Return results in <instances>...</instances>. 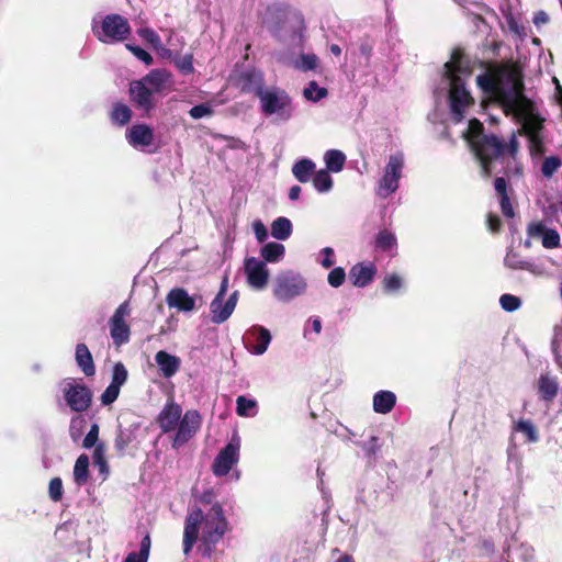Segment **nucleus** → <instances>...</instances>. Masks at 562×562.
I'll return each mask as SVG.
<instances>
[{
    "label": "nucleus",
    "mask_w": 562,
    "mask_h": 562,
    "mask_svg": "<svg viewBox=\"0 0 562 562\" xmlns=\"http://www.w3.org/2000/svg\"><path fill=\"white\" fill-rule=\"evenodd\" d=\"M524 88L521 68L517 63L494 64V103H499L507 115L512 114L521 123L519 133L528 136L532 149L540 150L542 119L536 102L525 95Z\"/></svg>",
    "instance_id": "f257e3e1"
},
{
    "label": "nucleus",
    "mask_w": 562,
    "mask_h": 562,
    "mask_svg": "<svg viewBox=\"0 0 562 562\" xmlns=\"http://www.w3.org/2000/svg\"><path fill=\"white\" fill-rule=\"evenodd\" d=\"M203 525L201 549L204 557L211 558L216 543L227 531L228 522L220 503L212 505L204 515L200 507H193L186 517L183 530V553L188 555L199 538L200 527Z\"/></svg>",
    "instance_id": "f03ea898"
},
{
    "label": "nucleus",
    "mask_w": 562,
    "mask_h": 562,
    "mask_svg": "<svg viewBox=\"0 0 562 562\" xmlns=\"http://www.w3.org/2000/svg\"><path fill=\"white\" fill-rule=\"evenodd\" d=\"M494 161L499 160L504 165V176L494 180V190L498 195L502 213L506 217L515 216L514 187L518 186L522 178V167L517 159L519 143L515 133L506 142L494 136Z\"/></svg>",
    "instance_id": "7ed1b4c3"
},
{
    "label": "nucleus",
    "mask_w": 562,
    "mask_h": 562,
    "mask_svg": "<svg viewBox=\"0 0 562 562\" xmlns=\"http://www.w3.org/2000/svg\"><path fill=\"white\" fill-rule=\"evenodd\" d=\"M445 77L449 80L448 104L450 117L454 124L465 119V111L474 105V99L465 88L464 77L472 75V68L464 52L460 47L453 48L450 60L445 64Z\"/></svg>",
    "instance_id": "20e7f679"
},
{
    "label": "nucleus",
    "mask_w": 562,
    "mask_h": 562,
    "mask_svg": "<svg viewBox=\"0 0 562 562\" xmlns=\"http://www.w3.org/2000/svg\"><path fill=\"white\" fill-rule=\"evenodd\" d=\"M462 137L479 161L482 175L488 177L492 165V134H486L483 123L473 117L469 121L468 128L462 133Z\"/></svg>",
    "instance_id": "39448f33"
},
{
    "label": "nucleus",
    "mask_w": 562,
    "mask_h": 562,
    "mask_svg": "<svg viewBox=\"0 0 562 562\" xmlns=\"http://www.w3.org/2000/svg\"><path fill=\"white\" fill-rule=\"evenodd\" d=\"M92 33L103 44H115L128 40L132 27L125 16L110 13L103 16L99 23H93Z\"/></svg>",
    "instance_id": "423d86ee"
},
{
    "label": "nucleus",
    "mask_w": 562,
    "mask_h": 562,
    "mask_svg": "<svg viewBox=\"0 0 562 562\" xmlns=\"http://www.w3.org/2000/svg\"><path fill=\"white\" fill-rule=\"evenodd\" d=\"M260 110L266 116L276 115L286 122L293 116L294 106L289 93L279 87L266 89L258 98Z\"/></svg>",
    "instance_id": "0eeeda50"
},
{
    "label": "nucleus",
    "mask_w": 562,
    "mask_h": 562,
    "mask_svg": "<svg viewBox=\"0 0 562 562\" xmlns=\"http://www.w3.org/2000/svg\"><path fill=\"white\" fill-rule=\"evenodd\" d=\"M306 286V282L302 276L293 271H286L276 278L273 295L279 301L289 302L303 294Z\"/></svg>",
    "instance_id": "6e6552de"
},
{
    "label": "nucleus",
    "mask_w": 562,
    "mask_h": 562,
    "mask_svg": "<svg viewBox=\"0 0 562 562\" xmlns=\"http://www.w3.org/2000/svg\"><path fill=\"white\" fill-rule=\"evenodd\" d=\"M131 307L127 301L120 304L109 321L110 335L117 347L127 344L131 337V328L125 318L130 316Z\"/></svg>",
    "instance_id": "1a4fd4ad"
},
{
    "label": "nucleus",
    "mask_w": 562,
    "mask_h": 562,
    "mask_svg": "<svg viewBox=\"0 0 562 562\" xmlns=\"http://www.w3.org/2000/svg\"><path fill=\"white\" fill-rule=\"evenodd\" d=\"M63 393L68 407L75 413L87 412L92 404V391L83 383H68Z\"/></svg>",
    "instance_id": "9d476101"
},
{
    "label": "nucleus",
    "mask_w": 562,
    "mask_h": 562,
    "mask_svg": "<svg viewBox=\"0 0 562 562\" xmlns=\"http://www.w3.org/2000/svg\"><path fill=\"white\" fill-rule=\"evenodd\" d=\"M201 426V415L198 411H187L177 426V432L172 440V447L179 448L187 443L199 430Z\"/></svg>",
    "instance_id": "9b49d317"
},
{
    "label": "nucleus",
    "mask_w": 562,
    "mask_h": 562,
    "mask_svg": "<svg viewBox=\"0 0 562 562\" xmlns=\"http://www.w3.org/2000/svg\"><path fill=\"white\" fill-rule=\"evenodd\" d=\"M403 167L404 156L402 153H396L390 156L384 169V175L380 181V190L384 191V195L397 190Z\"/></svg>",
    "instance_id": "f8f14e48"
},
{
    "label": "nucleus",
    "mask_w": 562,
    "mask_h": 562,
    "mask_svg": "<svg viewBox=\"0 0 562 562\" xmlns=\"http://www.w3.org/2000/svg\"><path fill=\"white\" fill-rule=\"evenodd\" d=\"M244 270L247 276L248 284L257 290H262L267 286L269 281V270L262 260L255 257L245 259Z\"/></svg>",
    "instance_id": "ddd939ff"
},
{
    "label": "nucleus",
    "mask_w": 562,
    "mask_h": 562,
    "mask_svg": "<svg viewBox=\"0 0 562 562\" xmlns=\"http://www.w3.org/2000/svg\"><path fill=\"white\" fill-rule=\"evenodd\" d=\"M239 443H227L216 456L213 462V473L216 476H224L229 473L238 461Z\"/></svg>",
    "instance_id": "4468645a"
},
{
    "label": "nucleus",
    "mask_w": 562,
    "mask_h": 562,
    "mask_svg": "<svg viewBox=\"0 0 562 562\" xmlns=\"http://www.w3.org/2000/svg\"><path fill=\"white\" fill-rule=\"evenodd\" d=\"M223 301L224 299L214 297L210 304L211 321L213 324H222L231 317L238 301V292L234 291L225 303H223Z\"/></svg>",
    "instance_id": "2eb2a0df"
},
{
    "label": "nucleus",
    "mask_w": 562,
    "mask_h": 562,
    "mask_svg": "<svg viewBox=\"0 0 562 562\" xmlns=\"http://www.w3.org/2000/svg\"><path fill=\"white\" fill-rule=\"evenodd\" d=\"M237 86L243 93H252L259 98L265 88V78L261 71L250 69L239 74L237 78Z\"/></svg>",
    "instance_id": "dca6fc26"
},
{
    "label": "nucleus",
    "mask_w": 562,
    "mask_h": 562,
    "mask_svg": "<svg viewBox=\"0 0 562 562\" xmlns=\"http://www.w3.org/2000/svg\"><path fill=\"white\" fill-rule=\"evenodd\" d=\"M181 415V406L175 403L173 400H170L165 404L164 408L158 414L156 422L161 428L162 432L168 434L176 430Z\"/></svg>",
    "instance_id": "f3484780"
},
{
    "label": "nucleus",
    "mask_w": 562,
    "mask_h": 562,
    "mask_svg": "<svg viewBox=\"0 0 562 562\" xmlns=\"http://www.w3.org/2000/svg\"><path fill=\"white\" fill-rule=\"evenodd\" d=\"M153 89L144 83L142 80H133L130 83V97L136 108L149 112L154 109Z\"/></svg>",
    "instance_id": "a211bd4d"
},
{
    "label": "nucleus",
    "mask_w": 562,
    "mask_h": 562,
    "mask_svg": "<svg viewBox=\"0 0 562 562\" xmlns=\"http://www.w3.org/2000/svg\"><path fill=\"white\" fill-rule=\"evenodd\" d=\"M126 139L134 148L148 147L154 142V131L145 123L134 124L130 130H127Z\"/></svg>",
    "instance_id": "6ab92c4d"
},
{
    "label": "nucleus",
    "mask_w": 562,
    "mask_h": 562,
    "mask_svg": "<svg viewBox=\"0 0 562 562\" xmlns=\"http://www.w3.org/2000/svg\"><path fill=\"white\" fill-rule=\"evenodd\" d=\"M376 273V267L370 262L368 265L357 263L349 270V279L355 286L364 288L370 284Z\"/></svg>",
    "instance_id": "aec40b11"
},
{
    "label": "nucleus",
    "mask_w": 562,
    "mask_h": 562,
    "mask_svg": "<svg viewBox=\"0 0 562 562\" xmlns=\"http://www.w3.org/2000/svg\"><path fill=\"white\" fill-rule=\"evenodd\" d=\"M169 307H176L182 312H190L194 308V299L182 288H175L169 291L166 297Z\"/></svg>",
    "instance_id": "412c9836"
},
{
    "label": "nucleus",
    "mask_w": 562,
    "mask_h": 562,
    "mask_svg": "<svg viewBox=\"0 0 562 562\" xmlns=\"http://www.w3.org/2000/svg\"><path fill=\"white\" fill-rule=\"evenodd\" d=\"M155 360L165 378L173 376L180 369V359L165 350L158 351L155 356Z\"/></svg>",
    "instance_id": "4be33fe9"
},
{
    "label": "nucleus",
    "mask_w": 562,
    "mask_h": 562,
    "mask_svg": "<svg viewBox=\"0 0 562 562\" xmlns=\"http://www.w3.org/2000/svg\"><path fill=\"white\" fill-rule=\"evenodd\" d=\"M75 359L77 366L87 376H92L95 374L93 358L86 344L80 342L76 346Z\"/></svg>",
    "instance_id": "5701e85b"
},
{
    "label": "nucleus",
    "mask_w": 562,
    "mask_h": 562,
    "mask_svg": "<svg viewBox=\"0 0 562 562\" xmlns=\"http://www.w3.org/2000/svg\"><path fill=\"white\" fill-rule=\"evenodd\" d=\"M396 403V396L391 391H380L373 396V409L379 414L390 413Z\"/></svg>",
    "instance_id": "b1692460"
},
{
    "label": "nucleus",
    "mask_w": 562,
    "mask_h": 562,
    "mask_svg": "<svg viewBox=\"0 0 562 562\" xmlns=\"http://www.w3.org/2000/svg\"><path fill=\"white\" fill-rule=\"evenodd\" d=\"M292 173L299 182L306 183L315 173V164L307 158L301 159L293 165Z\"/></svg>",
    "instance_id": "393cba45"
},
{
    "label": "nucleus",
    "mask_w": 562,
    "mask_h": 562,
    "mask_svg": "<svg viewBox=\"0 0 562 562\" xmlns=\"http://www.w3.org/2000/svg\"><path fill=\"white\" fill-rule=\"evenodd\" d=\"M397 247L395 235L389 229L380 231L374 238V249L383 252L392 251Z\"/></svg>",
    "instance_id": "a878e982"
},
{
    "label": "nucleus",
    "mask_w": 562,
    "mask_h": 562,
    "mask_svg": "<svg viewBox=\"0 0 562 562\" xmlns=\"http://www.w3.org/2000/svg\"><path fill=\"white\" fill-rule=\"evenodd\" d=\"M284 254L285 247L276 241H270L260 249V256L263 258L265 262H278L284 257Z\"/></svg>",
    "instance_id": "bb28decb"
},
{
    "label": "nucleus",
    "mask_w": 562,
    "mask_h": 562,
    "mask_svg": "<svg viewBox=\"0 0 562 562\" xmlns=\"http://www.w3.org/2000/svg\"><path fill=\"white\" fill-rule=\"evenodd\" d=\"M292 234V223L288 217L280 216L271 224V235L278 240H286Z\"/></svg>",
    "instance_id": "cd10ccee"
},
{
    "label": "nucleus",
    "mask_w": 562,
    "mask_h": 562,
    "mask_svg": "<svg viewBox=\"0 0 562 562\" xmlns=\"http://www.w3.org/2000/svg\"><path fill=\"white\" fill-rule=\"evenodd\" d=\"M326 169L327 171L331 172H339L342 170L345 162H346V156L342 151L338 149H329L325 153L324 156Z\"/></svg>",
    "instance_id": "c85d7f7f"
},
{
    "label": "nucleus",
    "mask_w": 562,
    "mask_h": 562,
    "mask_svg": "<svg viewBox=\"0 0 562 562\" xmlns=\"http://www.w3.org/2000/svg\"><path fill=\"white\" fill-rule=\"evenodd\" d=\"M133 112L128 105L122 102H115L110 112V120L114 124L125 125L132 119Z\"/></svg>",
    "instance_id": "c756f323"
},
{
    "label": "nucleus",
    "mask_w": 562,
    "mask_h": 562,
    "mask_svg": "<svg viewBox=\"0 0 562 562\" xmlns=\"http://www.w3.org/2000/svg\"><path fill=\"white\" fill-rule=\"evenodd\" d=\"M89 477V457L80 454L74 467V480L77 485L81 486L87 483Z\"/></svg>",
    "instance_id": "7c9ffc66"
},
{
    "label": "nucleus",
    "mask_w": 562,
    "mask_h": 562,
    "mask_svg": "<svg viewBox=\"0 0 562 562\" xmlns=\"http://www.w3.org/2000/svg\"><path fill=\"white\" fill-rule=\"evenodd\" d=\"M140 80L144 81V83L150 89H153L154 93H156L159 92L166 83L167 74L164 70L154 69L144 76Z\"/></svg>",
    "instance_id": "2f4dec72"
},
{
    "label": "nucleus",
    "mask_w": 562,
    "mask_h": 562,
    "mask_svg": "<svg viewBox=\"0 0 562 562\" xmlns=\"http://www.w3.org/2000/svg\"><path fill=\"white\" fill-rule=\"evenodd\" d=\"M539 391L546 401H552L558 393V382L549 374H541L539 379Z\"/></svg>",
    "instance_id": "473e14b6"
},
{
    "label": "nucleus",
    "mask_w": 562,
    "mask_h": 562,
    "mask_svg": "<svg viewBox=\"0 0 562 562\" xmlns=\"http://www.w3.org/2000/svg\"><path fill=\"white\" fill-rule=\"evenodd\" d=\"M477 85L485 93L483 103L487 106L492 102V61H485V72L477 77Z\"/></svg>",
    "instance_id": "72a5a7b5"
},
{
    "label": "nucleus",
    "mask_w": 562,
    "mask_h": 562,
    "mask_svg": "<svg viewBox=\"0 0 562 562\" xmlns=\"http://www.w3.org/2000/svg\"><path fill=\"white\" fill-rule=\"evenodd\" d=\"M255 331L257 344L254 346V353L262 355L271 341V335L267 328L261 326L255 327Z\"/></svg>",
    "instance_id": "f704fd0d"
},
{
    "label": "nucleus",
    "mask_w": 562,
    "mask_h": 562,
    "mask_svg": "<svg viewBox=\"0 0 562 562\" xmlns=\"http://www.w3.org/2000/svg\"><path fill=\"white\" fill-rule=\"evenodd\" d=\"M313 186L321 193L329 191L333 187V179L329 171L321 169L315 172L313 177Z\"/></svg>",
    "instance_id": "c9c22d12"
},
{
    "label": "nucleus",
    "mask_w": 562,
    "mask_h": 562,
    "mask_svg": "<svg viewBox=\"0 0 562 562\" xmlns=\"http://www.w3.org/2000/svg\"><path fill=\"white\" fill-rule=\"evenodd\" d=\"M514 429L526 436L527 441L536 442L539 439L538 431L530 420L520 419L515 424Z\"/></svg>",
    "instance_id": "e433bc0d"
},
{
    "label": "nucleus",
    "mask_w": 562,
    "mask_h": 562,
    "mask_svg": "<svg viewBox=\"0 0 562 562\" xmlns=\"http://www.w3.org/2000/svg\"><path fill=\"white\" fill-rule=\"evenodd\" d=\"M373 53V42L368 37L362 38L359 43L360 64L363 67H370Z\"/></svg>",
    "instance_id": "4c0bfd02"
},
{
    "label": "nucleus",
    "mask_w": 562,
    "mask_h": 562,
    "mask_svg": "<svg viewBox=\"0 0 562 562\" xmlns=\"http://www.w3.org/2000/svg\"><path fill=\"white\" fill-rule=\"evenodd\" d=\"M328 91L326 88L318 87L316 81H311L304 89L303 95L311 101L317 102L327 95Z\"/></svg>",
    "instance_id": "58836bf2"
},
{
    "label": "nucleus",
    "mask_w": 562,
    "mask_h": 562,
    "mask_svg": "<svg viewBox=\"0 0 562 562\" xmlns=\"http://www.w3.org/2000/svg\"><path fill=\"white\" fill-rule=\"evenodd\" d=\"M504 16L507 29L519 40H524L527 36L525 26L512 13H505Z\"/></svg>",
    "instance_id": "ea45409f"
},
{
    "label": "nucleus",
    "mask_w": 562,
    "mask_h": 562,
    "mask_svg": "<svg viewBox=\"0 0 562 562\" xmlns=\"http://www.w3.org/2000/svg\"><path fill=\"white\" fill-rule=\"evenodd\" d=\"M236 413L239 416H251L254 415L251 411L256 408L257 402L240 395L236 400Z\"/></svg>",
    "instance_id": "a19ab883"
},
{
    "label": "nucleus",
    "mask_w": 562,
    "mask_h": 562,
    "mask_svg": "<svg viewBox=\"0 0 562 562\" xmlns=\"http://www.w3.org/2000/svg\"><path fill=\"white\" fill-rule=\"evenodd\" d=\"M94 463L99 467V470L103 474L109 473L108 462L105 460V445L100 442L97 445L93 451Z\"/></svg>",
    "instance_id": "79ce46f5"
},
{
    "label": "nucleus",
    "mask_w": 562,
    "mask_h": 562,
    "mask_svg": "<svg viewBox=\"0 0 562 562\" xmlns=\"http://www.w3.org/2000/svg\"><path fill=\"white\" fill-rule=\"evenodd\" d=\"M561 167V159L558 156L547 157L541 167V172L544 177H552Z\"/></svg>",
    "instance_id": "37998d69"
},
{
    "label": "nucleus",
    "mask_w": 562,
    "mask_h": 562,
    "mask_svg": "<svg viewBox=\"0 0 562 562\" xmlns=\"http://www.w3.org/2000/svg\"><path fill=\"white\" fill-rule=\"evenodd\" d=\"M127 370L122 362H116L112 371L111 384L121 387L127 381Z\"/></svg>",
    "instance_id": "c03bdc74"
},
{
    "label": "nucleus",
    "mask_w": 562,
    "mask_h": 562,
    "mask_svg": "<svg viewBox=\"0 0 562 562\" xmlns=\"http://www.w3.org/2000/svg\"><path fill=\"white\" fill-rule=\"evenodd\" d=\"M132 440H133V436H132L131 432H128L126 430L120 429L119 432L115 436V439H114V448H115V450L119 453L123 454L125 449L132 442Z\"/></svg>",
    "instance_id": "a18cd8bd"
},
{
    "label": "nucleus",
    "mask_w": 562,
    "mask_h": 562,
    "mask_svg": "<svg viewBox=\"0 0 562 562\" xmlns=\"http://www.w3.org/2000/svg\"><path fill=\"white\" fill-rule=\"evenodd\" d=\"M125 48L130 50L137 59L143 61L146 66H150L154 63L153 56L144 48L134 44H125Z\"/></svg>",
    "instance_id": "49530a36"
},
{
    "label": "nucleus",
    "mask_w": 562,
    "mask_h": 562,
    "mask_svg": "<svg viewBox=\"0 0 562 562\" xmlns=\"http://www.w3.org/2000/svg\"><path fill=\"white\" fill-rule=\"evenodd\" d=\"M499 304L504 311L514 312L520 307L521 300L513 294H503L499 297Z\"/></svg>",
    "instance_id": "de8ad7c7"
},
{
    "label": "nucleus",
    "mask_w": 562,
    "mask_h": 562,
    "mask_svg": "<svg viewBox=\"0 0 562 562\" xmlns=\"http://www.w3.org/2000/svg\"><path fill=\"white\" fill-rule=\"evenodd\" d=\"M547 229H548V227L546 226V224L543 222H540V221L531 222L527 226L528 238L541 240L543 238V235Z\"/></svg>",
    "instance_id": "09e8293b"
},
{
    "label": "nucleus",
    "mask_w": 562,
    "mask_h": 562,
    "mask_svg": "<svg viewBox=\"0 0 562 562\" xmlns=\"http://www.w3.org/2000/svg\"><path fill=\"white\" fill-rule=\"evenodd\" d=\"M137 33L144 41L149 43L155 49L160 48V45H161L160 37L153 29H149V27L139 29L137 31Z\"/></svg>",
    "instance_id": "8fccbe9b"
},
{
    "label": "nucleus",
    "mask_w": 562,
    "mask_h": 562,
    "mask_svg": "<svg viewBox=\"0 0 562 562\" xmlns=\"http://www.w3.org/2000/svg\"><path fill=\"white\" fill-rule=\"evenodd\" d=\"M541 244L547 249L558 248L560 246L559 233L555 229L548 227L543 235V238L541 239Z\"/></svg>",
    "instance_id": "3c124183"
},
{
    "label": "nucleus",
    "mask_w": 562,
    "mask_h": 562,
    "mask_svg": "<svg viewBox=\"0 0 562 562\" xmlns=\"http://www.w3.org/2000/svg\"><path fill=\"white\" fill-rule=\"evenodd\" d=\"M120 390L121 387L110 383L100 396L102 405L108 406L114 403L120 395Z\"/></svg>",
    "instance_id": "603ef678"
},
{
    "label": "nucleus",
    "mask_w": 562,
    "mask_h": 562,
    "mask_svg": "<svg viewBox=\"0 0 562 562\" xmlns=\"http://www.w3.org/2000/svg\"><path fill=\"white\" fill-rule=\"evenodd\" d=\"M63 481L60 477H54L48 485V494L52 501L59 502L63 498Z\"/></svg>",
    "instance_id": "864d4df0"
},
{
    "label": "nucleus",
    "mask_w": 562,
    "mask_h": 562,
    "mask_svg": "<svg viewBox=\"0 0 562 562\" xmlns=\"http://www.w3.org/2000/svg\"><path fill=\"white\" fill-rule=\"evenodd\" d=\"M505 263L513 269H522L528 271H533V265L529 261L517 258L516 255H507L505 258Z\"/></svg>",
    "instance_id": "5fc2aeb1"
},
{
    "label": "nucleus",
    "mask_w": 562,
    "mask_h": 562,
    "mask_svg": "<svg viewBox=\"0 0 562 562\" xmlns=\"http://www.w3.org/2000/svg\"><path fill=\"white\" fill-rule=\"evenodd\" d=\"M318 66V57L315 54H302L297 67L303 71L315 70Z\"/></svg>",
    "instance_id": "6e6d98bb"
},
{
    "label": "nucleus",
    "mask_w": 562,
    "mask_h": 562,
    "mask_svg": "<svg viewBox=\"0 0 562 562\" xmlns=\"http://www.w3.org/2000/svg\"><path fill=\"white\" fill-rule=\"evenodd\" d=\"M98 440H99V425L94 423L91 425L90 430L86 435L83 442H82V447L86 449H90L92 447L95 448L97 445L99 443Z\"/></svg>",
    "instance_id": "4d7b16f0"
},
{
    "label": "nucleus",
    "mask_w": 562,
    "mask_h": 562,
    "mask_svg": "<svg viewBox=\"0 0 562 562\" xmlns=\"http://www.w3.org/2000/svg\"><path fill=\"white\" fill-rule=\"evenodd\" d=\"M345 279H346V273H345V270L344 268L341 267H337V268H334L329 273H328V283L333 286V288H338L344 282H345Z\"/></svg>",
    "instance_id": "13d9d810"
},
{
    "label": "nucleus",
    "mask_w": 562,
    "mask_h": 562,
    "mask_svg": "<svg viewBox=\"0 0 562 562\" xmlns=\"http://www.w3.org/2000/svg\"><path fill=\"white\" fill-rule=\"evenodd\" d=\"M212 113H213L212 108L206 103L194 105L189 111L190 116L194 120H199L204 116L212 115Z\"/></svg>",
    "instance_id": "bf43d9fd"
},
{
    "label": "nucleus",
    "mask_w": 562,
    "mask_h": 562,
    "mask_svg": "<svg viewBox=\"0 0 562 562\" xmlns=\"http://www.w3.org/2000/svg\"><path fill=\"white\" fill-rule=\"evenodd\" d=\"M176 66L184 74L189 75L194 71L193 56L191 54L184 55L183 57L176 60Z\"/></svg>",
    "instance_id": "052dcab7"
},
{
    "label": "nucleus",
    "mask_w": 562,
    "mask_h": 562,
    "mask_svg": "<svg viewBox=\"0 0 562 562\" xmlns=\"http://www.w3.org/2000/svg\"><path fill=\"white\" fill-rule=\"evenodd\" d=\"M402 280L397 274H389L383 279V286L385 291L393 292L401 288Z\"/></svg>",
    "instance_id": "680f3d73"
},
{
    "label": "nucleus",
    "mask_w": 562,
    "mask_h": 562,
    "mask_svg": "<svg viewBox=\"0 0 562 562\" xmlns=\"http://www.w3.org/2000/svg\"><path fill=\"white\" fill-rule=\"evenodd\" d=\"M254 233L259 243H263L268 237V231L261 221L254 223Z\"/></svg>",
    "instance_id": "e2e57ef3"
},
{
    "label": "nucleus",
    "mask_w": 562,
    "mask_h": 562,
    "mask_svg": "<svg viewBox=\"0 0 562 562\" xmlns=\"http://www.w3.org/2000/svg\"><path fill=\"white\" fill-rule=\"evenodd\" d=\"M379 438L376 436H372L369 441L364 446V451L368 457H374L379 450L380 446L378 445Z\"/></svg>",
    "instance_id": "0e129e2a"
},
{
    "label": "nucleus",
    "mask_w": 562,
    "mask_h": 562,
    "mask_svg": "<svg viewBox=\"0 0 562 562\" xmlns=\"http://www.w3.org/2000/svg\"><path fill=\"white\" fill-rule=\"evenodd\" d=\"M86 425V419L81 415L74 416L70 420V435L72 439H76L77 436L80 434L75 435L74 429L76 427L79 428V430Z\"/></svg>",
    "instance_id": "69168bd1"
},
{
    "label": "nucleus",
    "mask_w": 562,
    "mask_h": 562,
    "mask_svg": "<svg viewBox=\"0 0 562 562\" xmlns=\"http://www.w3.org/2000/svg\"><path fill=\"white\" fill-rule=\"evenodd\" d=\"M150 544V538L148 535H146L140 541V548L137 553L142 557H145L146 559H149Z\"/></svg>",
    "instance_id": "338daca9"
},
{
    "label": "nucleus",
    "mask_w": 562,
    "mask_h": 562,
    "mask_svg": "<svg viewBox=\"0 0 562 562\" xmlns=\"http://www.w3.org/2000/svg\"><path fill=\"white\" fill-rule=\"evenodd\" d=\"M549 22V15L544 11H538L533 15V23L537 27Z\"/></svg>",
    "instance_id": "774afa93"
}]
</instances>
